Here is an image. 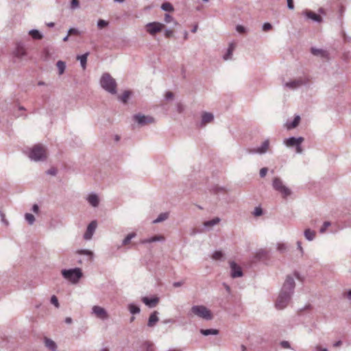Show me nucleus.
I'll list each match as a JSON object with an SVG mask.
<instances>
[{
	"label": "nucleus",
	"instance_id": "nucleus-37",
	"mask_svg": "<svg viewBox=\"0 0 351 351\" xmlns=\"http://www.w3.org/2000/svg\"><path fill=\"white\" fill-rule=\"evenodd\" d=\"M24 219H25L26 223H27L28 225L32 226L34 223L35 218L34 216L31 213H26L24 215Z\"/></svg>",
	"mask_w": 351,
	"mask_h": 351
},
{
	"label": "nucleus",
	"instance_id": "nucleus-42",
	"mask_svg": "<svg viewBox=\"0 0 351 351\" xmlns=\"http://www.w3.org/2000/svg\"><path fill=\"white\" fill-rule=\"evenodd\" d=\"M330 226H331V223H330V222H328V221L324 222L322 227H321V228H319V233L324 234L326 232V230H327V228H329Z\"/></svg>",
	"mask_w": 351,
	"mask_h": 351
},
{
	"label": "nucleus",
	"instance_id": "nucleus-46",
	"mask_svg": "<svg viewBox=\"0 0 351 351\" xmlns=\"http://www.w3.org/2000/svg\"><path fill=\"white\" fill-rule=\"evenodd\" d=\"M262 215V209L261 207H255L254 211H253V215L255 217H260Z\"/></svg>",
	"mask_w": 351,
	"mask_h": 351
},
{
	"label": "nucleus",
	"instance_id": "nucleus-7",
	"mask_svg": "<svg viewBox=\"0 0 351 351\" xmlns=\"http://www.w3.org/2000/svg\"><path fill=\"white\" fill-rule=\"evenodd\" d=\"M272 188L275 191L280 194L283 199H287L291 195V190L285 185L283 180L278 177H274V178H273Z\"/></svg>",
	"mask_w": 351,
	"mask_h": 351
},
{
	"label": "nucleus",
	"instance_id": "nucleus-35",
	"mask_svg": "<svg viewBox=\"0 0 351 351\" xmlns=\"http://www.w3.org/2000/svg\"><path fill=\"white\" fill-rule=\"evenodd\" d=\"M219 223V218L216 217L212 220L206 221L203 223V226H204V228H210L212 226H214Z\"/></svg>",
	"mask_w": 351,
	"mask_h": 351
},
{
	"label": "nucleus",
	"instance_id": "nucleus-20",
	"mask_svg": "<svg viewBox=\"0 0 351 351\" xmlns=\"http://www.w3.org/2000/svg\"><path fill=\"white\" fill-rule=\"evenodd\" d=\"M86 202H88V204L93 208H96L99 206V197L95 193H90L86 197Z\"/></svg>",
	"mask_w": 351,
	"mask_h": 351
},
{
	"label": "nucleus",
	"instance_id": "nucleus-63",
	"mask_svg": "<svg viewBox=\"0 0 351 351\" xmlns=\"http://www.w3.org/2000/svg\"><path fill=\"white\" fill-rule=\"evenodd\" d=\"M214 191H215V192H218V191L223 192V188L217 186V187L214 188Z\"/></svg>",
	"mask_w": 351,
	"mask_h": 351
},
{
	"label": "nucleus",
	"instance_id": "nucleus-10",
	"mask_svg": "<svg viewBox=\"0 0 351 351\" xmlns=\"http://www.w3.org/2000/svg\"><path fill=\"white\" fill-rule=\"evenodd\" d=\"M306 84V80L299 77L283 83V87L288 90H296Z\"/></svg>",
	"mask_w": 351,
	"mask_h": 351
},
{
	"label": "nucleus",
	"instance_id": "nucleus-55",
	"mask_svg": "<svg viewBox=\"0 0 351 351\" xmlns=\"http://www.w3.org/2000/svg\"><path fill=\"white\" fill-rule=\"evenodd\" d=\"M315 351H329L327 348H322L319 345L315 346Z\"/></svg>",
	"mask_w": 351,
	"mask_h": 351
},
{
	"label": "nucleus",
	"instance_id": "nucleus-5",
	"mask_svg": "<svg viewBox=\"0 0 351 351\" xmlns=\"http://www.w3.org/2000/svg\"><path fill=\"white\" fill-rule=\"evenodd\" d=\"M60 274L64 280L73 285H77L82 278V271L78 267L63 269L60 271Z\"/></svg>",
	"mask_w": 351,
	"mask_h": 351
},
{
	"label": "nucleus",
	"instance_id": "nucleus-19",
	"mask_svg": "<svg viewBox=\"0 0 351 351\" xmlns=\"http://www.w3.org/2000/svg\"><path fill=\"white\" fill-rule=\"evenodd\" d=\"M165 238L163 235L158 234L149 238H145L141 240L140 243L145 245L154 242H165Z\"/></svg>",
	"mask_w": 351,
	"mask_h": 351
},
{
	"label": "nucleus",
	"instance_id": "nucleus-52",
	"mask_svg": "<svg viewBox=\"0 0 351 351\" xmlns=\"http://www.w3.org/2000/svg\"><path fill=\"white\" fill-rule=\"evenodd\" d=\"M287 7L289 10H293L294 8V4H293V0H287Z\"/></svg>",
	"mask_w": 351,
	"mask_h": 351
},
{
	"label": "nucleus",
	"instance_id": "nucleus-24",
	"mask_svg": "<svg viewBox=\"0 0 351 351\" xmlns=\"http://www.w3.org/2000/svg\"><path fill=\"white\" fill-rule=\"evenodd\" d=\"M158 312L155 311L151 313L149 315V318H148V322H147V326L149 328H153L158 322Z\"/></svg>",
	"mask_w": 351,
	"mask_h": 351
},
{
	"label": "nucleus",
	"instance_id": "nucleus-6",
	"mask_svg": "<svg viewBox=\"0 0 351 351\" xmlns=\"http://www.w3.org/2000/svg\"><path fill=\"white\" fill-rule=\"evenodd\" d=\"M99 84L108 93L111 95L117 94V82L108 73L102 74L101 77H100Z\"/></svg>",
	"mask_w": 351,
	"mask_h": 351
},
{
	"label": "nucleus",
	"instance_id": "nucleus-32",
	"mask_svg": "<svg viewBox=\"0 0 351 351\" xmlns=\"http://www.w3.org/2000/svg\"><path fill=\"white\" fill-rule=\"evenodd\" d=\"M168 218L169 213H162L158 215V218L155 219L152 223H154V224H157L167 220Z\"/></svg>",
	"mask_w": 351,
	"mask_h": 351
},
{
	"label": "nucleus",
	"instance_id": "nucleus-58",
	"mask_svg": "<svg viewBox=\"0 0 351 351\" xmlns=\"http://www.w3.org/2000/svg\"><path fill=\"white\" fill-rule=\"evenodd\" d=\"M281 346H282L283 348H289V343L286 341H283L281 342Z\"/></svg>",
	"mask_w": 351,
	"mask_h": 351
},
{
	"label": "nucleus",
	"instance_id": "nucleus-61",
	"mask_svg": "<svg viewBox=\"0 0 351 351\" xmlns=\"http://www.w3.org/2000/svg\"><path fill=\"white\" fill-rule=\"evenodd\" d=\"M108 23H97V27H98V29H101L103 28H104L105 27H106V25H108Z\"/></svg>",
	"mask_w": 351,
	"mask_h": 351
},
{
	"label": "nucleus",
	"instance_id": "nucleus-29",
	"mask_svg": "<svg viewBox=\"0 0 351 351\" xmlns=\"http://www.w3.org/2000/svg\"><path fill=\"white\" fill-rule=\"evenodd\" d=\"M200 334L205 337L217 335H219V330L217 329H200Z\"/></svg>",
	"mask_w": 351,
	"mask_h": 351
},
{
	"label": "nucleus",
	"instance_id": "nucleus-34",
	"mask_svg": "<svg viewBox=\"0 0 351 351\" xmlns=\"http://www.w3.org/2000/svg\"><path fill=\"white\" fill-rule=\"evenodd\" d=\"M130 91L125 90L122 93V95L119 96V101H121L123 104H126L130 97Z\"/></svg>",
	"mask_w": 351,
	"mask_h": 351
},
{
	"label": "nucleus",
	"instance_id": "nucleus-47",
	"mask_svg": "<svg viewBox=\"0 0 351 351\" xmlns=\"http://www.w3.org/2000/svg\"><path fill=\"white\" fill-rule=\"evenodd\" d=\"M44 60H48L50 58V53L49 52V48H44L43 50Z\"/></svg>",
	"mask_w": 351,
	"mask_h": 351
},
{
	"label": "nucleus",
	"instance_id": "nucleus-30",
	"mask_svg": "<svg viewBox=\"0 0 351 351\" xmlns=\"http://www.w3.org/2000/svg\"><path fill=\"white\" fill-rule=\"evenodd\" d=\"M304 237L308 241H312L315 238V231L307 228L304 230Z\"/></svg>",
	"mask_w": 351,
	"mask_h": 351
},
{
	"label": "nucleus",
	"instance_id": "nucleus-18",
	"mask_svg": "<svg viewBox=\"0 0 351 351\" xmlns=\"http://www.w3.org/2000/svg\"><path fill=\"white\" fill-rule=\"evenodd\" d=\"M311 54H313L315 56L320 57L325 60L329 59V53H328L327 51H326L324 49H319V48H316V47H311Z\"/></svg>",
	"mask_w": 351,
	"mask_h": 351
},
{
	"label": "nucleus",
	"instance_id": "nucleus-40",
	"mask_svg": "<svg viewBox=\"0 0 351 351\" xmlns=\"http://www.w3.org/2000/svg\"><path fill=\"white\" fill-rule=\"evenodd\" d=\"M287 250V246L285 243H277V250L278 252L283 253Z\"/></svg>",
	"mask_w": 351,
	"mask_h": 351
},
{
	"label": "nucleus",
	"instance_id": "nucleus-57",
	"mask_svg": "<svg viewBox=\"0 0 351 351\" xmlns=\"http://www.w3.org/2000/svg\"><path fill=\"white\" fill-rule=\"evenodd\" d=\"M173 35V32L170 29H166L165 30V36H166V37H170Z\"/></svg>",
	"mask_w": 351,
	"mask_h": 351
},
{
	"label": "nucleus",
	"instance_id": "nucleus-23",
	"mask_svg": "<svg viewBox=\"0 0 351 351\" xmlns=\"http://www.w3.org/2000/svg\"><path fill=\"white\" fill-rule=\"evenodd\" d=\"M306 19L313 20L315 22H322V18L319 14H317L312 11L306 10L304 12Z\"/></svg>",
	"mask_w": 351,
	"mask_h": 351
},
{
	"label": "nucleus",
	"instance_id": "nucleus-9",
	"mask_svg": "<svg viewBox=\"0 0 351 351\" xmlns=\"http://www.w3.org/2000/svg\"><path fill=\"white\" fill-rule=\"evenodd\" d=\"M132 120H134V122L138 123V125L140 126L154 123L155 122L154 117L148 115H145L141 113H138L132 116Z\"/></svg>",
	"mask_w": 351,
	"mask_h": 351
},
{
	"label": "nucleus",
	"instance_id": "nucleus-26",
	"mask_svg": "<svg viewBox=\"0 0 351 351\" xmlns=\"http://www.w3.org/2000/svg\"><path fill=\"white\" fill-rule=\"evenodd\" d=\"M300 119L301 118L299 115L295 116L292 121H287V123H285V128H287V130H293L300 123Z\"/></svg>",
	"mask_w": 351,
	"mask_h": 351
},
{
	"label": "nucleus",
	"instance_id": "nucleus-3",
	"mask_svg": "<svg viewBox=\"0 0 351 351\" xmlns=\"http://www.w3.org/2000/svg\"><path fill=\"white\" fill-rule=\"evenodd\" d=\"M190 316H195L204 320L210 321L213 319V313L204 305H193L189 313Z\"/></svg>",
	"mask_w": 351,
	"mask_h": 351
},
{
	"label": "nucleus",
	"instance_id": "nucleus-50",
	"mask_svg": "<svg viewBox=\"0 0 351 351\" xmlns=\"http://www.w3.org/2000/svg\"><path fill=\"white\" fill-rule=\"evenodd\" d=\"M177 112L181 113L184 110V106L181 103H177L176 104Z\"/></svg>",
	"mask_w": 351,
	"mask_h": 351
},
{
	"label": "nucleus",
	"instance_id": "nucleus-28",
	"mask_svg": "<svg viewBox=\"0 0 351 351\" xmlns=\"http://www.w3.org/2000/svg\"><path fill=\"white\" fill-rule=\"evenodd\" d=\"M128 310L132 315L139 314V313H141V308H139V306L134 303L128 304Z\"/></svg>",
	"mask_w": 351,
	"mask_h": 351
},
{
	"label": "nucleus",
	"instance_id": "nucleus-49",
	"mask_svg": "<svg viewBox=\"0 0 351 351\" xmlns=\"http://www.w3.org/2000/svg\"><path fill=\"white\" fill-rule=\"evenodd\" d=\"M267 173V168L266 167H263L261 169V170H259V176H261V178H264Z\"/></svg>",
	"mask_w": 351,
	"mask_h": 351
},
{
	"label": "nucleus",
	"instance_id": "nucleus-12",
	"mask_svg": "<svg viewBox=\"0 0 351 351\" xmlns=\"http://www.w3.org/2000/svg\"><path fill=\"white\" fill-rule=\"evenodd\" d=\"M269 148V140L268 138L261 143V145H258L254 148L248 150V154H258L263 155L267 152L268 149Z\"/></svg>",
	"mask_w": 351,
	"mask_h": 351
},
{
	"label": "nucleus",
	"instance_id": "nucleus-13",
	"mask_svg": "<svg viewBox=\"0 0 351 351\" xmlns=\"http://www.w3.org/2000/svg\"><path fill=\"white\" fill-rule=\"evenodd\" d=\"M162 23H147L145 26V31L149 33L151 36L156 35L158 32L162 30Z\"/></svg>",
	"mask_w": 351,
	"mask_h": 351
},
{
	"label": "nucleus",
	"instance_id": "nucleus-21",
	"mask_svg": "<svg viewBox=\"0 0 351 351\" xmlns=\"http://www.w3.org/2000/svg\"><path fill=\"white\" fill-rule=\"evenodd\" d=\"M75 254L84 256L86 261H91L94 258V252L89 250H77Z\"/></svg>",
	"mask_w": 351,
	"mask_h": 351
},
{
	"label": "nucleus",
	"instance_id": "nucleus-41",
	"mask_svg": "<svg viewBox=\"0 0 351 351\" xmlns=\"http://www.w3.org/2000/svg\"><path fill=\"white\" fill-rule=\"evenodd\" d=\"M80 8V2L79 0H72L70 5V8L71 10H76Z\"/></svg>",
	"mask_w": 351,
	"mask_h": 351
},
{
	"label": "nucleus",
	"instance_id": "nucleus-59",
	"mask_svg": "<svg viewBox=\"0 0 351 351\" xmlns=\"http://www.w3.org/2000/svg\"><path fill=\"white\" fill-rule=\"evenodd\" d=\"M32 211L34 212V213H38V204H34L33 207H32Z\"/></svg>",
	"mask_w": 351,
	"mask_h": 351
},
{
	"label": "nucleus",
	"instance_id": "nucleus-14",
	"mask_svg": "<svg viewBox=\"0 0 351 351\" xmlns=\"http://www.w3.org/2000/svg\"><path fill=\"white\" fill-rule=\"evenodd\" d=\"M213 119H215V116H213L212 112H202V113H201V121L200 123H199V127H205L207 124L211 123Z\"/></svg>",
	"mask_w": 351,
	"mask_h": 351
},
{
	"label": "nucleus",
	"instance_id": "nucleus-48",
	"mask_svg": "<svg viewBox=\"0 0 351 351\" xmlns=\"http://www.w3.org/2000/svg\"><path fill=\"white\" fill-rule=\"evenodd\" d=\"M271 29V23H263V27H261V29L263 32H267Z\"/></svg>",
	"mask_w": 351,
	"mask_h": 351
},
{
	"label": "nucleus",
	"instance_id": "nucleus-44",
	"mask_svg": "<svg viewBox=\"0 0 351 351\" xmlns=\"http://www.w3.org/2000/svg\"><path fill=\"white\" fill-rule=\"evenodd\" d=\"M50 303H51V304H53L54 306H56V308H58L59 304H58V300H57L56 296L52 295L51 298H50Z\"/></svg>",
	"mask_w": 351,
	"mask_h": 351
},
{
	"label": "nucleus",
	"instance_id": "nucleus-25",
	"mask_svg": "<svg viewBox=\"0 0 351 351\" xmlns=\"http://www.w3.org/2000/svg\"><path fill=\"white\" fill-rule=\"evenodd\" d=\"M44 346H45L46 348L50 351H56L57 345L56 343L54 342L52 339L44 337L43 339Z\"/></svg>",
	"mask_w": 351,
	"mask_h": 351
},
{
	"label": "nucleus",
	"instance_id": "nucleus-38",
	"mask_svg": "<svg viewBox=\"0 0 351 351\" xmlns=\"http://www.w3.org/2000/svg\"><path fill=\"white\" fill-rule=\"evenodd\" d=\"M223 254L221 251H215L214 254H213L212 258L214 261H221L223 259Z\"/></svg>",
	"mask_w": 351,
	"mask_h": 351
},
{
	"label": "nucleus",
	"instance_id": "nucleus-15",
	"mask_svg": "<svg viewBox=\"0 0 351 351\" xmlns=\"http://www.w3.org/2000/svg\"><path fill=\"white\" fill-rule=\"evenodd\" d=\"M237 45L234 42H231L228 45V47L225 49L222 58L224 61H230L233 59V51L235 50Z\"/></svg>",
	"mask_w": 351,
	"mask_h": 351
},
{
	"label": "nucleus",
	"instance_id": "nucleus-11",
	"mask_svg": "<svg viewBox=\"0 0 351 351\" xmlns=\"http://www.w3.org/2000/svg\"><path fill=\"white\" fill-rule=\"evenodd\" d=\"M90 314L101 320H106L108 319V313L106 310L101 306L94 305L92 306Z\"/></svg>",
	"mask_w": 351,
	"mask_h": 351
},
{
	"label": "nucleus",
	"instance_id": "nucleus-31",
	"mask_svg": "<svg viewBox=\"0 0 351 351\" xmlns=\"http://www.w3.org/2000/svg\"><path fill=\"white\" fill-rule=\"evenodd\" d=\"M28 35L32 36L34 40H40L43 38V34L37 29H31L28 32Z\"/></svg>",
	"mask_w": 351,
	"mask_h": 351
},
{
	"label": "nucleus",
	"instance_id": "nucleus-22",
	"mask_svg": "<svg viewBox=\"0 0 351 351\" xmlns=\"http://www.w3.org/2000/svg\"><path fill=\"white\" fill-rule=\"evenodd\" d=\"M142 302L145 305L149 308L154 307L159 302V299L157 297L149 298L147 297L142 298Z\"/></svg>",
	"mask_w": 351,
	"mask_h": 351
},
{
	"label": "nucleus",
	"instance_id": "nucleus-54",
	"mask_svg": "<svg viewBox=\"0 0 351 351\" xmlns=\"http://www.w3.org/2000/svg\"><path fill=\"white\" fill-rule=\"evenodd\" d=\"M173 98V93L171 92H166V94H165V99L167 100L171 99Z\"/></svg>",
	"mask_w": 351,
	"mask_h": 351
},
{
	"label": "nucleus",
	"instance_id": "nucleus-33",
	"mask_svg": "<svg viewBox=\"0 0 351 351\" xmlns=\"http://www.w3.org/2000/svg\"><path fill=\"white\" fill-rule=\"evenodd\" d=\"M136 237V234L135 232H132L126 235L125 238H124L123 240H122V245L125 246L128 245V243H130V241L134 239Z\"/></svg>",
	"mask_w": 351,
	"mask_h": 351
},
{
	"label": "nucleus",
	"instance_id": "nucleus-56",
	"mask_svg": "<svg viewBox=\"0 0 351 351\" xmlns=\"http://www.w3.org/2000/svg\"><path fill=\"white\" fill-rule=\"evenodd\" d=\"M182 285H183L182 281H177V282H173V287H180Z\"/></svg>",
	"mask_w": 351,
	"mask_h": 351
},
{
	"label": "nucleus",
	"instance_id": "nucleus-51",
	"mask_svg": "<svg viewBox=\"0 0 351 351\" xmlns=\"http://www.w3.org/2000/svg\"><path fill=\"white\" fill-rule=\"evenodd\" d=\"M296 244H297V249H298V250H299V252H300L301 256H303L304 250H303V247H302L301 241H297Z\"/></svg>",
	"mask_w": 351,
	"mask_h": 351
},
{
	"label": "nucleus",
	"instance_id": "nucleus-27",
	"mask_svg": "<svg viewBox=\"0 0 351 351\" xmlns=\"http://www.w3.org/2000/svg\"><path fill=\"white\" fill-rule=\"evenodd\" d=\"M88 56V52H86L82 55H77L76 56V60H79L80 62V66H82V69H85L86 68V60Z\"/></svg>",
	"mask_w": 351,
	"mask_h": 351
},
{
	"label": "nucleus",
	"instance_id": "nucleus-53",
	"mask_svg": "<svg viewBox=\"0 0 351 351\" xmlns=\"http://www.w3.org/2000/svg\"><path fill=\"white\" fill-rule=\"evenodd\" d=\"M0 217H1V223L4 224V226H8V221L5 219L4 214L2 213H0Z\"/></svg>",
	"mask_w": 351,
	"mask_h": 351
},
{
	"label": "nucleus",
	"instance_id": "nucleus-39",
	"mask_svg": "<svg viewBox=\"0 0 351 351\" xmlns=\"http://www.w3.org/2000/svg\"><path fill=\"white\" fill-rule=\"evenodd\" d=\"M161 8L163 10L167 11V12H171V11L173 10V5L170 3H168V2H165V3H162L161 5Z\"/></svg>",
	"mask_w": 351,
	"mask_h": 351
},
{
	"label": "nucleus",
	"instance_id": "nucleus-2",
	"mask_svg": "<svg viewBox=\"0 0 351 351\" xmlns=\"http://www.w3.org/2000/svg\"><path fill=\"white\" fill-rule=\"evenodd\" d=\"M26 155L30 160L34 162H44L47 159L46 148L41 145H35L26 150Z\"/></svg>",
	"mask_w": 351,
	"mask_h": 351
},
{
	"label": "nucleus",
	"instance_id": "nucleus-1",
	"mask_svg": "<svg viewBox=\"0 0 351 351\" xmlns=\"http://www.w3.org/2000/svg\"><path fill=\"white\" fill-rule=\"evenodd\" d=\"M294 289V280L293 278L287 276L283 282L282 287H281L280 292H279L278 298H277L275 306L278 310H283L287 306L289 303L291 295L293 293Z\"/></svg>",
	"mask_w": 351,
	"mask_h": 351
},
{
	"label": "nucleus",
	"instance_id": "nucleus-8",
	"mask_svg": "<svg viewBox=\"0 0 351 351\" xmlns=\"http://www.w3.org/2000/svg\"><path fill=\"white\" fill-rule=\"evenodd\" d=\"M304 142V138L301 136L298 137H289L283 140V145L287 148H295L296 149V154H302L303 152V148H302V143Z\"/></svg>",
	"mask_w": 351,
	"mask_h": 351
},
{
	"label": "nucleus",
	"instance_id": "nucleus-62",
	"mask_svg": "<svg viewBox=\"0 0 351 351\" xmlns=\"http://www.w3.org/2000/svg\"><path fill=\"white\" fill-rule=\"evenodd\" d=\"M346 297H347L348 300L351 301V290H349L347 293H346Z\"/></svg>",
	"mask_w": 351,
	"mask_h": 351
},
{
	"label": "nucleus",
	"instance_id": "nucleus-60",
	"mask_svg": "<svg viewBox=\"0 0 351 351\" xmlns=\"http://www.w3.org/2000/svg\"><path fill=\"white\" fill-rule=\"evenodd\" d=\"M47 174L54 176L55 175H56V170L55 169H51L48 170Z\"/></svg>",
	"mask_w": 351,
	"mask_h": 351
},
{
	"label": "nucleus",
	"instance_id": "nucleus-43",
	"mask_svg": "<svg viewBox=\"0 0 351 351\" xmlns=\"http://www.w3.org/2000/svg\"><path fill=\"white\" fill-rule=\"evenodd\" d=\"M236 31L237 33L244 34L247 32V29H245V27L241 25H238L236 27Z\"/></svg>",
	"mask_w": 351,
	"mask_h": 351
},
{
	"label": "nucleus",
	"instance_id": "nucleus-17",
	"mask_svg": "<svg viewBox=\"0 0 351 351\" xmlns=\"http://www.w3.org/2000/svg\"><path fill=\"white\" fill-rule=\"evenodd\" d=\"M229 266H230L231 278H236L243 276V271H241V267L235 262H230V263H229Z\"/></svg>",
	"mask_w": 351,
	"mask_h": 351
},
{
	"label": "nucleus",
	"instance_id": "nucleus-36",
	"mask_svg": "<svg viewBox=\"0 0 351 351\" xmlns=\"http://www.w3.org/2000/svg\"><path fill=\"white\" fill-rule=\"evenodd\" d=\"M56 68H58V75H62V74H64L65 69L64 62L62 60H58V62H56Z\"/></svg>",
	"mask_w": 351,
	"mask_h": 351
},
{
	"label": "nucleus",
	"instance_id": "nucleus-16",
	"mask_svg": "<svg viewBox=\"0 0 351 351\" xmlns=\"http://www.w3.org/2000/svg\"><path fill=\"white\" fill-rule=\"evenodd\" d=\"M96 228V221H92V222L88 223V227H86V232L84 234V239L86 241H90L93 238Z\"/></svg>",
	"mask_w": 351,
	"mask_h": 351
},
{
	"label": "nucleus",
	"instance_id": "nucleus-64",
	"mask_svg": "<svg viewBox=\"0 0 351 351\" xmlns=\"http://www.w3.org/2000/svg\"><path fill=\"white\" fill-rule=\"evenodd\" d=\"M341 344H342L341 341H338L335 342V343H333V347H339V346H341Z\"/></svg>",
	"mask_w": 351,
	"mask_h": 351
},
{
	"label": "nucleus",
	"instance_id": "nucleus-45",
	"mask_svg": "<svg viewBox=\"0 0 351 351\" xmlns=\"http://www.w3.org/2000/svg\"><path fill=\"white\" fill-rule=\"evenodd\" d=\"M80 32L77 28H71L68 30V35H80Z\"/></svg>",
	"mask_w": 351,
	"mask_h": 351
},
{
	"label": "nucleus",
	"instance_id": "nucleus-4",
	"mask_svg": "<svg viewBox=\"0 0 351 351\" xmlns=\"http://www.w3.org/2000/svg\"><path fill=\"white\" fill-rule=\"evenodd\" d=\"M11 55L14 58V62H21L28 59V51H27L25 44L21 41L16 42Z\"/></svg>",
	"mask_w": 351,
	"mask_h": 351
}]
</instances>
